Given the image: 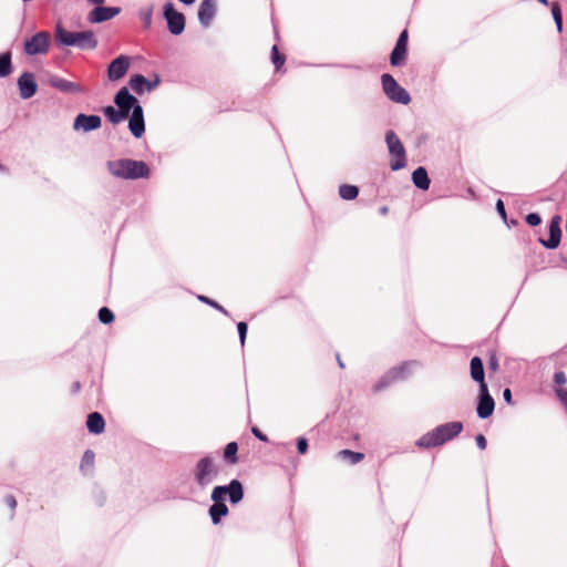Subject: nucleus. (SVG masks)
<instances>
[{
  "label": "nucleus",
  "mask_w": 567,
  "mask_h": 567,
  "mask_svg": "<svg viewBox=\"0 0 567 567\" xmlns=\"http://www.w3.org/2000/svg\"><path fill=\"white\" fill-rule=\"evenodd\" d=\"M244 497V484L238 478H233L225 485H216L210 493L213 504L208 508V516L213 525H219L223 518L228 516L229 508L226 501H228L231 506H236Z\"/></svg>",
  "instance_id": "obj_1"
},
{
  "label": "nucleus",
  "mask_w": 567,
  "mask_h": 567,
  "mask_svg": "<svg viewBox=\"0 0 567 567\" xmlns=\"http://www.w3.org/2000/svg\"><path fill=\"white\" fill-rule=\"evenodd\" d=\"M54 41L56 47L61 49L76 48L83 51L94 50L99 44L92 30L70 31L61 22H58L54 27Z\"/></svg>",
  "instance_id": "obj_2"
},
{
  "label": "nucleus",
  "mask_w": 567,
  "mask_h": 567,
  "mask_svg": "<svg viewBox=\"0 0 567 567\" xmlns=\"http://www.w3.org/2000/svg\"><path fill=\"white\" fill-rule=\"evenodd\" d=\"M463 430L464 424L461 421L446 422L420 436L415 441V445L423 450L442 446L457 437Z\"/></svg>",
  "instance_id": "obj_3"
},
{
  "label": "nucleus",
  "mask_w": 567,
  "mask_h": 567,
  "mask_svg": "<svg viewBox=\"0 0 567 567\" xmlns=\"http://www.w3.org/2000/svg\"><path fill=\"white\" fill-rule=\"evenodd\" d=\"M106 168L114 177L127 181L144 179L151 175L148 164L141 159H111L106 162Z\"/></svg>",
  "instance_id": "obj_4"
},
{
  "label": "nucleus",
  "mask_w": 567,
  "mask_h": 567,
  "mask_svg": "<svg viewBox=\"0 0 567 567\" xmlns=\"http://www.w3.org/2000/svg\"><path fill=\"white\" fill-rule=\"evenodd\" d=\"M417 364V361L410 360L403 361L400 364L392 367L374 383L372 388L373 392H381L398 381L406 380L411 375V367Z\"/></svg>",
  "instance_id": "obj_5"
},
{
  "label": "nucleus",
  "mask_w": 567,
  "mask_h": 567,
  "mask_svg": "<svg viewBox=\"0 0 567 567\" xmlns=\"http://www.w3.org/2000/svg\"><path fill=\"white\" fill-rule=\"evenodd\" d=\"M218 474L219 468L214 463V458L210 454L200 457L196 462L193 471L194 481L202 489L210 485L217 478Z\"/></svg>",
  "instance_id": "obj_6"
},
{
  "label": "nucleus",
  "mask_w": 567,
  "mask_h": 567,
  "mask_svg": "<svg viewBox=\"0 0 567 567\" xmlns=\"http://www.w3.org/2000/svg\"><path fill=\"white\" fill-rule=\"evenodd\" d=\"M385 143L391 155L390 168L394 172L403 169L406 166V151L394 131L385 133Z\"/></svg>",
  "instance_id": "obj_7"
},
{
  "label": "nucleus",
  "mask_w": 567,
  "mask_h": 567,
  "mask_svg": "<svg viewBox=\"0 0 567 567\" xmlns=\"http://www.w3.org/2000/svg\"><path fill=\"white\" fill-rule=\"evenodd\" d=\"M381 85L385 96L393 103L408 105L412 97L410 93L399 84L395 78L390 73L381 75Z\"/></svg>",
  "instance_id": "obj_8"
},
{
  "label": "nucleus",
  "mask_w": 567,
  "mask_h": 567,
  "mask_svg": "<svg viewBox=\"0 0 567 567\" xmlns=\"http://www.w3.org/2000/svg\"><path fill=\"white\" fill-rule=\"evenodd\" d=\"M162 16L172 35L178 37L185 31L186 17L175 8L172 1L164 3Z\"/></svg>",
  "instance_id": "obj_9"
},
{
  "label": "nucleus",
  "mask_w": 567,
  "mask_h": 567,
  "mask_svg": "<svg viewBox=\"0 0 567 567\" xmlns=\"http://www.w3.org/2000/svg\"><path fill=\"white\" fill-rule=\"evenodd\" d=\"M51 35L48 31H40L23 41V52L27 56L43 55L49 52Z\"/></svg>",
  "instance_id": "obj_10"
},
{
  "label": "nucleus",
  "mask_w": 567,
  "mask_h": 567,
  "mask_svg": "<svg viewBox=\"0 0 567 567\" xmlns=\"http://www.w3.org/2000/svg\"><path fill=\"white\" fill-rule=\"evenodd\" d=\"M561 216L556 214L554 215L548 224V238H538V243L548 250H554L559 247L561 241Z\"/></svg>",
  "instance_id": "obj_11"
},
{
  "label": "nucleus",
  "mask_w": 567,
  "mask_h": 567,
  "mask_svg": "<svg viewBox=\"0 0 567 567\" xmlns=\"http://www.w3.org/2000/svg\"><path fill=\"white\" fill-rule=\"evenodd\" d=\"M162 82L161 75L154 73L153 79H147L141 73H134L130 76L128 86L138 95L145 92L154 91Z\"/></svg>",
  "instance_id": "obj_12"
},
{
  "label": "nucleus",
  "mask_w": 567,
  "mask_h": 567,
  "mask_svg": "<svg viewBox=\"0 0 567 567\" xmlns=\"http://www.w3.org/2000/svg\"><path fill=\"white\" fill-rule=\"evenodd\" d=\"M475 411L477 417L481 420H486L493 415L495 411V400L491 395L488 386L478 388Z\"/></svg>",
  "instance_id": "obj_13"
},
{
  "label": "nucleus",
  "mask_w": 567,
  "mask_h": 567,
  "mask_svg": "<svg viewBox=\"0 0 567 567\" xmlns=\"http://www.w3.org/2000/svg\"><path fill=\"white\" fill-rule=\"evenodd\" d=\"M131 66V58L125 54H120L114 58L106 68V75L111 82L122 80L128 72Z\"/></svg>",
  "instance_id": "obj_14"
},
{
  "label": "nucleus",
  "mask_w": 567,
  "mask_h": 567,
  "mask_svg": "<svg viewBox=\"0 0 567 567\" xmlns=\"http://www.w3.org/2000/svg\"><path fill=\"white\" fill-rule=\"evenodd\" d=\"M122 11L121 7H110V6H94V8L89 12L86 20L91 24H99L114 19Z\"/></svg>",
  "instance_id": "obj_15"
},
{
  "label": "nucleus",
  "mask_w": 567,
  "mask_h": 567,
  "mask_svg": "<svg viewBox=\"0 0 567 567\" xmlns=\"http://www.w3.org/2000/svg\"><path fill=\"white\" fill-rule=\"evenodd\" d=\"M113 102L117 109H122L127 115L134 112L135 107L142 106L138 99L130 92L128 86H122L115 93Z\"/></svg>",
  "instance_id": "obj_16"
},
{
  "label": "nucleus",
  "mask_w": 567,
  "mask_h": 567,
  "mask_svg": "<svg viewBox=\"0 0 567 567\" xmlns=\"http://www.w3.org/2000/svg\"><path fill=\"white\" fill-rule=\"evenodd\" d=\"M17 86L19 90V95L22 100H30L37 94L39 90L35 75L30 71H23L21 73L17 80Z\"/></svg>",
  "instance_id": "obj_17"
},
{
  "label": "nucleus",
  "mask_w": 567,
  "mask_h": 567,
  "mask_svg": "<svg viewBox=\"0 0 567 567\" xmlns=\"http://www.w3.org/2000/svg\"><path fill=\"white\" fill-rule=\"evenodd\" d=\"M102 118L97 114H85L79 113L73 121V130L75 132L82 131L83 133H90L101 128Z\"/></svg>",
  "instance_id": "obj_18"
},
{
  "label": "nucleus",
  "mask_w": 567,
  "mask_h": 567,
  "mask_svg": "<svg viewBox=\"0 0 567 567\" xmlns=\"http://www.w3.org/2000/svg\"><path fill=\"white\" fill-rule=\"evenodd\" d=\"M49 84L53 89L59 90L62 93L66 94H85L86 89L80 83L69 81L66 79L60 78L58 75L51 76L49 79Z\"/></svg>",
  "instance_id": "obj_19"
},
{
  "label": "nucleus",
  "mask_w": 567,
  "mask_h": 567,
  "mask_svg": "<svg viewBox=\"0 0 567 567\" xmlns=\"http://www.w3.org/2000/svg\"><path fill=\"white\" fill-rule=\"evenodd\" d=\"M217 13L216 0H202L197 10V19L203 28L210 27Z\"/></svg>",
  "instance_id": "obj_20"
},
{
  "label": "nucleus",
  "mask_w": 567,
  "mask_h": 567,
  "mask_svg": "<svg viewBox=\"0 0 567 567\" xmlns=\"http://www.w3.org/2000/svg\"><path fill=\"white\" fill-rule=\"evenodd\" d=\"M128 131L135 138H142L145 134V118L142 106L135 107L134 112L128 115Z\"/></svg>",
  "instance_id": "obj_21"
},
{
  "label": "nucleus",
  "mask_w": 567,
  "mask_h": 567,
  "mask_svg": "<svg viewBox=\"0 0 567 567\" xmlns=\"http://www.w3.org/2000/svg\"><path fill=\"white\" fill-rule=\"evenodd\" d=\"M470 375L478 388L488 386L485 378L484 361L481 357L474 355L470 360Z\"/></svg>",
  "instance_id": "obj_22"
},
{
  "label": "nucleus",
  "mask_w": 567,
  "mask_h": 567,
  "mask_svg": "<svg viewBox=\"0 0 567 567\" xmlns=\"http://www.w3.org/2000/svg\"><path fill=\"white\" fill-rule=\"evenodd\" d=\"M105 420L100 412H91L86 416V429L93 435H100L105 431Z\"/></svg>",
  "instance_id": "obj_23"
},
{
  "label": "nucleus",
  "mask_w": 567,
  "mask_h": 567,
  "mask_svg": "<svg viewBox=\"0 0 567 567\" xmlns=\"http://www.w3.org/2000/svg\"><path fill=\"white\" fill-rule=\"evenodd\" d=\"M413 185L423 192L427 190L431 185L429 173L424 166L416 167L411 175Z\"/></svg>",
  "instance_id": "obj_24"
},
{
  "label": "nucleus",
  "mask_w": 567,
  "mask_h": 567,
  "mask_svg": "<svg viewBox=\"0 0 567 567\" xmlns=\"http://www.w3.org/2000/svg\"><path fill=\"white\" fill-rule=\"evenodd\" d=\"M102 113L112 125H117L128 117L122 109L120 110L113 105L102 107Z\"/></svg>",
  "instance_id": "obj_25"
},
{
  "label": "nucleus",
  "mask_w": 567,
  "mask_h": 567,
  "mask_svg": "<svg viewBox=\"0 0 567 567\" xmlns=\"http://www.w3.org/2000/svg\"><path fill=\"white\" fill-rule=\"evenodd\" d=\"M408 53H409V48H404V47L394 44V48L392 49L390 56H389L390 65L393 68H399V66L404 65L406 63Z\"/></svg>",
  "instance_id": "obj_26"
},
{
  "label": "nucleus",
  "mask_w": 567,
  "mask_h": 567,
  "mask_svg": "<svg viewBox=\"0 0 567 567\" xmlns=\"http://www.w3.org/2000/svg\"><path fill=\"white\" fill-rule=\"evenodd\" d=\"M239 445L236 441H231L224 446L223 460L228 465H235L239 462Z\"/></svg>",
  "instance_id": "obj_27"
},
{
  "label": "nucleus",
  "mask_w": 567,
  "mask_h": 567,
  "mask_svg": "<svg viewBox=\"0 0 567 567\" xmlns=\"http://www.w3.org/2000/svg\"><path fill=\"white\" fill-rule=\"evenodd\" d=\"M13 71L11 51L0 53V79L8 78Z\"/></svg>",
  "instance_id": "obj_28"
},
{
  "label": "nucleus",
  "mask_w": 567,
  "mask_h": 567,
  "mask_svg": "<svg viewBox=\"0 0 567 567\" xmlns=\"http://www.w3.org/2000/svg\"><path fill=\"white\" fill-rule=\"evenodd\" d=\"M337 456L340 460L348 462L351 465H355L364 460L365 455L362 452L352 451L344 449L338 452Z\"/></svg>",
  "instance_id": "obj_29"
},
{
  "label": "nucleus",
  "mask_w": 567,
  "mask_h": 567,
  "mask_svg": "<svg viewBox=\"0 0 567 567\" xmlns=\"http://www.w3.org/2000/svg\"><path fill=\"white\" fill-rule=\"evenodd\" d=\"M495 209L498 214V216L502 218L503 223L508 227V228H512V227H516L518 226L519 221L515 218H508L507 217V213H506V208H505V204L504 202L498 198L496 200V204H495Z\"/></svg>",
  "instance_id": "obj_30"
},
{
  "label": "nucleus",
  "mask_w": 567,
  "mask_h": 567,
  "mask_svg": "<svg viewBox=\"0 0 567 567\" xmlns=\"http://www.w3.org/2000/svg\"><path fill=\"white\" fill-rule=\"evenodd\" d=\"M359 187L357 185L351 184H341L339 186V196L343 200H353L359 195Z\"/></svg>",
  "instance_id": "obj_31"
},
{
  "label": "nucleus",
  "mask_w": 567,
  "mask_h": 567,
  "mask_svg": "<svg viewBox=\"0 0 567 567\" xmlns=\"http://www.w3.org/2000/svg\"><path fill=\"white\" fill-rule=\"evenodd\" d=\"M270 59L275 65L276 71H280L286 62L285 53L280 52L278 45L274 44L270 52Z\"/></svg>",
  "instance_id": "obj_32"
},
{
  "label": "nucleus",
  "mask_w": 567,
  "mask_h": 567,
  "mask_svg": "<svg viewBox=\"0 0 567 567\" xmlns=\"http://www.w3.org/2000/svg\"><path fill=\"white\" fill-rule=\"evenodd\" d=\"M197 300L212 307L213 309L217 310L218 312L223 313L225 317H230L229 311L225 307H223L219 302H217L216 300H214L205 295H197Z\"/></svg>",
  "instance_id": "obj_33"
},
{
  "label": "nucleus",
  "mask_w": 567,
  "mask_h": 567,
  "mask_svg": "<svg viewBox=\"0 0 567 567\" xmlns=\"http://www.w3.org/2000/svg\"><path fill=\"white\" fill-rule=\"evenodd\" d=\"M551 16L556 25V29L559 33L563 32V12L561 7L558 1H555L550 4Z\"/></svg>",
  "instance_id": "obj_34"
},
{
  "label": "nucleus",
  "mask_w": 567,
  "mask_h": 567,
  "mask_svg": "<svg viewBox=\"0 0 567 567\" xmlns=\"http://www.w3.org/2000/svg\"><path fill=\"white\" fill-rule=\"evenodd\" d=\"M154 6L150 4L147 8L141 9L138 12L140 19L143 23L144 29H150L152 25Z\"/></svg>",
  "instance_id": "obj_35"
},
{
  "label": "nucleus",
  "mask_w": 567,
  "mask_h": 567,
  "mask_svg": "<svg viewBox=\"0 0 567 567\" xmlns=\"http://www.w3.org/2000/svg\"><path fill=\"white\" fill-rule=\"evenodd\" d=\"M97 318H99L100 322H102L104 324H110V323L114 322L115 315L110 308L102 307L99 309Z\"/></svg>",
  "instance_id": "obj_36"
},
{
  "label": "nucleus",
  "mask_w": 567,
  "mask_h": 567,
  "mask_svg": "<svg viewBox=\"0 0 567 567\" xmlns=\"http://www.w3.org/2000/svg\"><path fill=\"white\" fill-rule=\"evenodd\" d=\"M94 460H95V453L92 451V450H86L84 453H83V456H82V460H81V464H80V467L82 471H84V468L86 466H93L94 465Z\"/></svg>",
  "instance_id": "obj_37"
},
{
  "label": "nucleus",
  "mask_w": 567,
  "mask_h": 567,
  "mask_svg": "<svg viewBox=\"0 0 567 567\" xmlns=\"http://www.w3.org/2000/svg\"><path fill=\"white\" fill-rule=\"evenodd\" d=\"M296 447L299 455H305L309 450V441L306 436H299L296 440Z\"/></svg>",
  "instance_id": "obj_38"
},
{
  "label": "nucleus",
  "mask_w": 567,
  "mask_h": 567,
  "mask_svg": "<svg viewBox=\"0 0 567 567\" xmlns=\"http://www.w3.org/2000/svg\"><path fill=\"white\" fill-rule=\"evenodd\" d=\"M237 332H238L240 346L244 348L245 347V342H246V338H247V332H248V324H247V322L239 321L237 323Z\"/></svg>",
  "instance_id": "obj_39"
},
{
  "label": "nucleus",
  "mask_w": 567,
  "mask_h": 567,
  "mask_svg": "<svg viewBox=\"0 0 567 567\" xmlns=\"http://www.w3.org/2000/svg\"><path fill=\"white\" fill-rule=\"evenodd\" d=\"M525 221L530 227H537L542 224L543 219L538 213L533 212V213H528L525 216Z\"/></svg>",
  "instance_id": "obj_40"
},
{
  "label": "nucleus",
  "mask_w": 567,
  "mask_h": 567,
  "mask_svg": "<svg viewBox=\"0 0 567 567\" xmlns=\"http://www.w3.org/2000/svg\"><path fill=\"white\" fill-rule=\"evenodd\" d=\"M488 370L492 373H496L499 369V362L495 351H489L488 353Z\"/></svg>",
  "instance_id": "obj_41"
},
{
  "label": "nucleus",
  "mask_w": 567,
  "mask_h": 567,
  "mask_svg": "<svg viewBox=\"0 0 567 567\" xmlns=\"http://www.w3.org/2000/svg\"><path fill=\"white\" fill-rule=\"evenodd\" d=\"M554 383L557 385L556 388H563L567 383L566 373L561 370L556 371L554 373Z\"/></svg>",
  "instance_id": "obj_42"
},
{
  "label": "nucleus",
  "mask_w": 567,
  "mask_h": 567,
  "mask_svg": "<svg viewBox=\"0 0 567 567\" xmlns=\"http://www.w3.org/2000/svg\"><path fill=\"white\" fill-rule=\"evenodd\" d=\"M396 45L409 48V31L408 29H403L395 42Z\"/></svg>",
  "instance_id": "obj_43"
},
{
  "label": "nucleus",
  "mask_w": 567,
  "mask_h": 567,
  "mask_svg": "<svg viewBox=\"0 0 567 567\" xmlns=\"http://www.w3.org/2000/svg\"><path fill=\"white\" fill-rule=\"evenodd\" d=\"M554 393L557 400L564 405H567V390L565 388H554Z\"/></svg>",
  "instance_id": "obj_44"
},
{
  "label": "nucleus",
  "mask_w": 567,
  "mask_h": 567,
  "mask_svg": "<svg viewBox=\"0 0 567 567\" xmlns=\"http://www.w3.org/2000/svg\"><path fill=\"white\" fill-rule=\"evenodd\" d=\"M251 433L260 442L267 443L269 441L268 436L258 426H252Z\"/></svg>",
  "instance_id": "obj_45"
},
{
  "label": "nucleus",
  "mask_w": 567,
  "mask_h": 567,
  "mask_svg": "<svg viewBox=\"0 0 567 567\" xmlns=\"http://www.w3.org/2000/svg\"><path fill=\"white\" fill-rule=\"evenodd\" d=\"M503 400H504V402L507 405H514L515 404V402L513 400V393H512V390L509 388H505L503 390Z\"/></svg>",
  "instance_id": "obj_46"
},
{
  "label": "nucleus",
  "mask_w": 567,
  "mask_h": 567,
  "mask_svg": "<svg viewBox=\"0 0 567 567\" xmlns=\"http://www.w3.org/2000/svg\"><path fill=\"white\" fill-rule=\"evenodd\" d=\"M475 442H476V445L477 447L483 451L486 449L487 446V440L486 437L484 436V434L482 433H478L476 436H475Z\"/></svg>",
  "instance_id": "obj_47"
},
{
  "label": "nucleus",
  "mask_w": 567,
  "mask_h": 567,
  "mask_svg": "<svg viewBox=\"0 0 567 567\" xmlns=\"http://www.w3.org/2000/svg\"><path fill=\"white\" fill-rule=\"evenodd\" d=\"M94 501H95V504L100 507H102L105 502H106V495L103 491H99L95 495H94Z\"/></svg>",
  "instance_id": "obj_48"
},
{
  "label": "nucleus",
  "mask_w": 567,
  "mask_h": 567,
  "mask_svg": "<svg viewBox=\"0 0 567 567\" xmlns=\"http://www.w3.org/2000/svg\"><path fill=\"white\" fill-rule=\"evenodd\" d=\"M254 109H255V103L250 101V102L243 103V104L239 103L237 106L233 107L231 110H243L246 112H251Z\"/></svg>",
  "instance_id": "obj_49"
},
{
  "label": "nucleus",
  "mask_w": 567,
  "mask_h": 567,
  "mask_svg": "<svg viewBox=\"0 0 567 567\" xmlns=\"http://www.w3.org/2000/svg\"><path fill=\"white\" fill-rule=\"evenodd\" d=\"M3 501H4V504L8 507H10L12 511L16 509V507H17V499H16V497L13 495H11V494L6 495Z\"/></svg>",
  "instance_id": "obj_50"
},
{
  "label": "nucleus",
  "mask_w": 567,
  "mask_h": 567,
  "mask_svg": "<svg viewBox=\"0 0 567 567\" xmlns=\"http://www.w3.org/2000/svg\"><path fill=\"white\" fill-rule=\"evenodd\" d=\"M81 389H82L81 382L80 381H75L71 385V393L72 394H76V393H79L81 391Z\"/></svg>",
  "instance_id": "obj_51"
},
{
  "label": "nucleus",
  "mask_w": 567,
  "mask_h": 567,
  "mask_svg": "<svg viewBox=\"0 0 567 567\" xmlns=\"http://www.w3.org/2000/svg\"><path fill=\"white\" fill-rule=\"evenodd\" d=\"M289 460H290V463L292 465V468L296 470L297 468V464H298V458L296 456H293V455H290Z\"/></svg>",
  "instance_id": "obj_52"
},
{
  "label": "nucleus",
  "mask_w": 567,
  "mask_h": 567,
  "mask_svg": "<svg viewBox=\"0 0 567 567\" xmlns=\"http://www.w3.org/2000/svg\"><path fill=\"white\" fill-rule=\"evenodd\" d=\"M178 2H181L182 4L186 6V7H189V6H193L196 0H178Z\"/></svg>",
  "instance_id": "obj_53"
},
{
  "label": "nucleus",
  "mask_w": 567,
  "mask_h": 567,
  "mask_svg": "<svg viewBox=\"0 0 567 567\" xmlns=\"http://www.w3.org/2000/svg\"><path fill=\"white\" fill-rule=\"evenodd\" d=\"M104 1L105 0H87V2L93 4V6L102 4V3H104Z\"/></svg>",
  "instance_id": "obj_54"
},
{
  "label": "nucleus",
  "mask_w": 567,
  "mask_h": 567,
  "mask_svg": "<svg viewBox=\"0 0 567 567\" xmlns=\"http://www.w3.org/2000/svg\"><path fill=\"white\" fill-rule=\"evenodd\" d=\"M337 362H338V365H339L341 369H344V367H346V365H344L343 361L341 360V358H340V354H339V353H337Z\"/></svg>",
  "instance_id": "obj_55"
},
{
  "label": "nucleus",
  "mask_w": 567,
  "mask_h": 567,
  "mask_svg": "<svg viewBox=\"0 0 567 567\" xmlns=\"http://www.w3.org/2000/svg\"><path fill=\"white\" fill-rule=\"evenodd\" d=\"M379 213L381 215H386L389 213V207L388 206H382L380 209H379Z\"/></svg>",
  "instance_id": "obj_56"
},
{
  "label": "nucleus",
  "mask_w": 567,
  "mask_h": 567,
  "mask_svg": "<svg viewBox=\"0 0 567 567\" xmlns=\"http://www.w3.org/2000/svg\"><path fill=\"white\" fill-rule=\"evenodd\" d=\"M0 172L8 173V168L0 162Z\"/></svg>",
  "instance_id": "obj_57"
},
{
  "label": "nucleus",
  "mask_w": 567,
  "mask_h": 567,
  "mask_svg": "<svg viewBox=\"0 0 567 567\" xmlns=\"http://www.w3.org/2000/svg\"><path fill=\"white\" fill-rule=\"evenodd\" d=\"M560 260L564 265L567 266V257H565L563 254H560Z\"/></svg>",
  "instance_id": "obj_58"
},
{
  "label": "nucleus",
  "mask_w": 567,
  "mask_h": 567,
  "mask_svg": "<svg viewBox=\"0 0 567 567\" xmlns=\"http://www.w3.org/2000/svg\"><path fill=\"white\" fill-rule=\"evenodd\" d=\"M537 1L540 2L542 4H545V6L549 4L548 0H537Z\"/></svg>",
  "instance_id": "obj_59"
},
{
  "label": "nucleus",
  "mask_w": 567,
  "mask_h": 567,
  "mask_svg": "<svg viewBox=\"0 0 567 567\" xmlns=\"http://www.w3.org/2000/svg\"><path fill=\"white\" fill-rule=\"evenodd\" d=\"M275 38H276V40H279V32L276 28H275Z\"/></svg>",
  "instance_id": "obj_60"
}]
</instances>
